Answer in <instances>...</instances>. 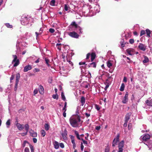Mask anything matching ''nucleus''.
Masks as SVG:
<instances>
[{"label": "nucleus", "mask_w": 152, "mask_h": 152, "mask_svg": "<svg viewBox=\"0 0 152 152\" xmlns=\"http://www.w3.org/2000/svg\"><path fill=\"white\" fill-rule=\"evenodd\" d=\"M49 31L51 33H53L55 32V30L53 28H50L49 30Z\"/></svg>", "instance_id": "53"}, {"label": "nucleus", "mask_w": 152, "mask_h": 152, "mask_svg": "<svg viewBox=\"0 0 152 152\" xmlns=\"http://www.w3.org/2000/svg\"><path fill=\"white\" fill-rule=\"evenodd\" d=\"M146 104L147 105L152 106V99L150 100H147L146 101Z\"/></svg>", "instance_id": "24"}, {"label": "nucleus", "mask_w": 152, "mask_h": 152, "mask_svg": "<svg viewBox=\"0 0 152 152\" xmlns=\"http://www.w3.org/2000/svg\"><path fill=\"white\" fill-rule=\"evenodd\" d=\"M146 47L147 46L145 45L142 43H139L138 46V48L139 49L143 51H145L146 50Z\"/></svg>", "instance_id": "11"}, {"label": "nucleus", "mask_w": 152, "mask_h": 152, "mask_svg": "<svg viewBox=\"0 0 152 152\" xmlns=\"http://www.w3.org/2000/svg\"><path fill=\"white\" fill-rule=\"evenodd\" d=\"M79 64L80 65V68L82 73H84L85 72V69L86 67L87 64L85 62H81L79 63Z\"/></svg>", "instance_id": "6"}, {"label": "nucleus", "mask_w": 152, "mask_h": 152, "mask_svg": "<svg viewBox=\"0 0 152 152\" xmlns=\"http://www.w3.org/2000/svg\"><path fill=\"white\" fill-rule=\"evenodd\" d=\"M61 43H57L56 45V46L57 49L59 50H60L61 49Z\"/></svg>", "instance_id": "36"}, {"label": "nucleus", "mask_w": 152, "mask_h": 152, "mask_svg": "<svg viewBox=\"0 0 152 152\" xmlns=\"http://www.w3.org/2000/svg\"><path fill=\"white\" fill-rule=\"evenodd\" d=\"M45 64L49 67L50 66V60L47 58H45Z\"/></svg>", "instance_id": "22"}, {"label": "nucleus", "mask_w": 152, "mask_h": 152, "mask_svg": "<svg viewBox=\"0 0 152 152\" xmlns=\"http://www.w3.org/2000/svg\"><path fill=\"white\" fill-rule=\"evenodd\" d=\"M25 130L26 131V132H28V129H29V126L28 124H26L25 125Z\"/></svg>", "instance_id": "40"}, {"label": "nucleus", "mask_w": 152, "mask_h": 152, "mask_svg": "<svg viewBox=\"0 0 152 152\" xmlns=\"http://www.w3.org/2000/svg\"><path fill=\"white\" fill-rule=\"evenodd\" d=\"M149 61V59L148 57L146 56H144V59L143 60V63H147Z\"/></svg>", "instance_id": "26"}, {"label": "nucleus", "mask_w": 152, "mask_h": 152, "mask_svg": "<svg viewBox=\"0 0 152 152\" xmlns=\"http://www.w3.org/2000/svg\"><path fill=\"white\" fill-rule=\"evenodd\" d=\"M14 59L12 61V62H15L13 66L15 67L16 66H18L19 64V61L18 59H17V56L15 55H13Z\"/></svg>", "instance_id": "9"}, {"label": "nucleus", "mask_w": 152, "mask_h": 152, "mask_svg": "<svg viewBox=\"0 0 152 152\" xmlns=\"http://www.w3.org/2000/svg\"><path fill=\"white\" fill-rule=\"evenodd\" d=\"M16 126L18 129L19 130H22L24 128V127L23 126V125L19 123H17L16 124Z\"/></svg>", "instance_id": "18"}, {"label": "nucleus", "mask_w": 152, "mask_h": 152, "mask_svg": "<svg viewBox=\"0 0 152 152\" xmlns=\"http://www.w3.org/2000/svg\"><path fill=\"white\" fill-rule=\"evenodd\" d=\"M95 108L97 110H99L100 109V107H99V105L97 104H96L95 105Z\"/></svg>", "instance_id": "49"}, {"label": "nucleus", "mask_w": 152, "mask_h": 152, "mask_svg": "<svg viewBox=\"0 0 152 152\" xmlns=\"http://www.w3.org/2000/svg\"><path fill=\"white\" fill-rule=\"evenodd\" d=\"M75 1H73L71 3V4H72L75 7L77 6V4L79 5L80 7H83L84 5V2L83 0H76Z\"/></svg>", "instance_id": "5"}, {"label": "nucleus", "mask_w": 152, "mask_h": 152, "mask_svg": "<svg viewBox=\"0 0 152 152\" xmlns=\"http://www.w3.org/2000/svg\"><path fill=\"white\" fill-rule=\"evenodd\" d=\"M59 146L61 147V148H64V145L63 143L61 142L59 143Z\"/></svg>", "instance_id": "51"}, {"label": "nucleus", "mask_w": 152, "mask_h": 152, "mask_svg": "<svg viewBox=\"0 0 152 152\" xmlns=\"http://www.w3.org/2000/svg\"><path fill=\"white\" fill-rule=\"evenodd\" d=\"M40 71V70L38 68H35L33 70V72H39Z\"/></svg>", "instance_id": "57"}, {"label": "nucleus", "mask_w": 152, "mask_h": 152, "mask_svg": "<svg viewBox=\"0 0 152 152\" xmlns=\"http://www.w3.org/2000/svg\"><path fill=\"white\" fill-rule=\"evenodd\" d=\"M53 98L54 99H58V96L56 94H54L52 96Z\"/></svg>", "instance_id": "48"}, {"label": "nucleus", "mask_w": 152, "mask_h": 152, "mask_svg": "<svg viewBox=\"0 0 152 152\" xmlns=\"http://www.w3.org/2000/svg\"><path fill=\"white\" fill-rule=\"evenodd\" d=\"M69 30L70 31H75L77 32L79 31V33H82V28L80 26H78L75 21H73L69 26Z\"/></svg>", "instance_id": "4"}, {"label": "nucleus", "mask_w": 152, "mask_h": 152, "mask_svg": "<svg viewBox=\"0 0 152 152\" xmlns=\"http://www.w3.org/2000/svg\"><path fill=\"white\" fill-rule=\"evenodd\" d=\"M131 113H129L126 115L125 118V122H128V121L131 115Z\"/></svg>", "instance_id": "16"}, {"label": "nucleus", "mask_w": 152, "mask_h": 152, "mask_svg": "<svg viewBox=\"0 0 152 152\" xmlns=\"http://www.w3.org/2000/svg\"><path fill=\"white\" fill-rule=\"evenodd\" d=\"M55 3V0H52L50 2V4L52 6H54Z\"/></svg>", "instance_id": "39"}, {"label": "nucleus", "mask_w": 152, "mask_h": 152, "mask_svg": "<svg viewBox=\"0 0 152 152\" xmlns=\"http://www.w3.org/2000/svg\"><path fill=\"white\" fill-rule=\"evenodd\" d=\"M99 5L97 4H96V6L94 7V10H96V12H98L99 11Z\"/></svg>", "instance_id": "28"}, {"label": "nucleus", "mask_w": 152, "mask_h": 152, "mask_svg": "<svg viewBox=\"0 0 152 152\" xmlns=\"http://www.w3.org/2000/svg\"><path fill=\"white\" fill-rule=\"evenodd\" d=\"M132 128V124L131 123L129 124L128 125V128L129 129H131Z\"/></svg>", "instance_id": "63"}, {"label": "nucleus", "mask_w": 152, "mask_h": 152, "mask_svg": "<svg viewBox=\"0 0 152 152\" xmlns=\"http://www.w3.org/2000/svg\"><path fill=\"white\" fill-rule=\"evenodd\" d=\"M32 69L31 66L30 65H28L24 67L23 69V72H26Z\"/></svg>", "instance_id": "15"}, {"label": "nucleus", "mask_w": 152, "mask_h": 152, "mask_svg": "<svg viewBox=\"0 0 152 152\" xmlns=\"http://www.w3.org/2000/svg\"><path fill=\"white\" fill-rule=\"evenodd\" d=\"M61 96L62 99L64 101H65L66 100V98L63 92H62L61 93Z\"/></svg>", "instance_id": "43"}, {"label": "nucleus", "mask_w": 152, "mask_h": 152, "mask_svg": "<svg viewBox=\"0 0 152 152\" xmlns=\"http://www.w3.org/2000/svg\"><path fill=\"white\" fill-rule=\"evenodd\" d=\"M81 140L83 141V143L84 144L87 145L88 144L87 142L86 141L84 140L83 138L81 139Z\"/></svg>", "instance_id": "54"}, {"label": "nucleus", "mask_w": 152, "mask_h": 152, "mask_svg": "<svg viewBox=\"0 0 152 152\" xmlns=\"http://www.w3.org/2000/svg\"><path fill=\"white\" fill-rule=\"evenodd\" d=\"M20 78V74L19 73H18L16 74V79H19Z\"/></svg>", "instance_id": "50"}, {"label": "nucleus", "mask_w": 152, "mask_h": 152, "mask_svg": "<svg viewBox=\"0 0 152 152\" xmlns=\"http://www.w3.org/2000/svg\"><path fill=\"white\" fill-rule=\"evenodd\" d=\"M5 24L7 28H11L12 27V25H10L9 23H6Z\"/></svg>", "instance_id": "44"}, {"label": "nucleus", "mask_w": 152, "mask_h": 152, "mask_svg": "<svg viewBox=\"0 0 152 152\" xmlns=\"http://www.w3.org/2000/svg\"><path fill=\"white\" fill-rule=\"evenodd\" d=\"M85 98L83 96H82L81 98V103L82 106H83L85 103Z\"/></svg>", "instance_id": "31"}, {"label": "nucleus", "mask_w": 152, "mask_h": 152, "mask_svg": "<svg viewBox=\"0 0 152 152\" xmlns=\"http://www.w3.org/2000/svg\"><path fill=\"white\" fill-rule=\"evenodd\" d=\"M124 142L123 140L121 141L119 143L118 148H123L124 146Z\"/></svg>", "instance_id": "23"}, {"label": "nucleus", "mask_w": 152, "mask_h": 152, "mask_svg": "<svg viewBox=\"0 0 152 152\" xmlns=\"http://www.w3.org/2000/svg\"><path fill=\"white\" fill-rule=\"evenodd\" d=\"M68 34L71 37L74 38H77L79 37V35L74 31L68 32Z\"/></svg>", "instance_id": "8"}, {"label": "nucleus", "mask_w": 152, "mask_h": 152, "mask_svg": "<svg viewBox=\"0 0 152 152\" xmlns=\"http://www.w3.org/2000/svg\"><path fill=\"white\" fill-rule=\"evenodd\" d=\"M44 89L43 86L41 85L39 86V93L42 94L43 93Z\"/></svg>", "instance_id": "29"}, {"label": "nucleus", "mask_w": 152, "mask_h": 152, "mask_svg": "<svg viewBox=\"0 0 152 152\" xmlns=\"http://www.w3.org/2000/svg\"><path fill=\"white\" fill-rule=\"evenodd\" d=\"M107 66L109 68H110L112 65V63H111V61L110 60L108 61L107 62Z\"/></svg>", "instance_id": "34"}, {"label": "nucleus", "mask_w": 152, "mask_h": 152, "mask_svg": "<svg viewBox=\"0 0 152 152\" xmlns=\"http://www.w3.org/2000/svg\"><path fill=\"white\" fill-rule=\"evenodd\" d=\"M119 134H118L116 137L113 140L112 143V146L113 147H115L119 142Z\"/></svg>", "instance_id": "7"}, {"label": "nucleus", "mask_w": 152, "mask_h": 152, "mask_svg": "<svg viewBox=\"0 0 152 152\" xmlns=\"http://www.w3.org/2000/svg\"><path fill=\"white\" fill-rule=\"evenodd\" d=\"M150 137L151 136L150 135L148 134H146L143 137L141 136L140 138L142 139L143 141H146L150 139Z\"/></svg>", "instance_id": "13"}, {"label": "nucleus", "mask_w": 152, "mask_h": 152, "mask_svg": "<svg viewBox=\"0 0 152 152\" xmlns=\"http://www.w3.org/2000/svg\"><path fill=\"white\" fill-rule=\"evenodd\" d=\"M41 134V135L43 137H44L46 134V132L44 130H42L40 132Z\"/></svg>", "instance_id": "38"}, {"label": "nucleus", "mask_w": 152, "mask_h": 152, "mask_svg": "<svg viewBox=\"0 0 152 152\" xmlns=\"http://www.w3.org/2000/svg\"><path fill=\"white\" fill-rule=\"evenodd\" d=\"M69 122L71 125L73 127H78L81 125L80 119L78 117H71L69 119Z\"/></svg>", "instance_id": "1"}, {"label": "nucleus", "mask_w": 152, "mask_h": 152, "mask_svg": "<svg viewBox=\"0 0 152 152\" xmlns=\"http://www.w3.org/2000/svg\"><path fill=\"white\" fill-rule=\"evenodd\" d=\"M29 133L30 135L33 137H36L37 136V133L32 129L30 130Z\"/></svg>", "instance_id": "17"}, {"label": "nucleus", "mask_w": 152, "mask_h": 152, "mask_svg": "<svg viewBox=\"0 0 152 152\" xmlns=\"http://www.w3.org/2000/svg\"><path fill=\"white\" fill-rule=\"evenodd\" d=\"M43 31V29L42 28H40L39 30V33H38L37 32H35V33L36 35L37 38H38V37L39 35H41Z\"/></svg>", "instance_id": "21"}, {"label": "nucleus", "mask_w": 152, "mask_h": 152, "mask_svg": "<svg viewBox=\"0 0 152 152\" xmlns=\"http://www.w3.org/2000/svg\"><path fill=\"white\" fill-rule=\"evenodd\" d=\"M91 56V53H88L87 54L86 59H88L89 58V57Z\"/></svg>", "instance_id": "62"}, {"label": "nucleus", "mask_w": 152, "mask_h": 152, "mask_svg": "<svg viewBox=\"0 0 152 152\" xmlns=\"http://www.w3.org/2000/svg\"><path fill=\"white\" fill-rule=\"evenodd\" d=\"M31 18L25 15H23L21 17L20 20L21 24L24 26L28 25V26H31Z\"/></svg>", "instance_id": "3"}, {"label": "nucleus", "mask_w": 152, "mask_h": 152, "mask_svg": "<svg viewBox=\"0 0 152 152\" xmlns=\"http://www.w3.org/2000/svg\"><path fill=\"white\" fill-rule=\"evenodd\" d=\"M144 143L149 148V149H152V139L150 140L149 142H144Z\"/></svg>", "instance_id": "14"}, {"label": "nucleus", "mask_w": 152, "mask_h": 152, "mask_svg": "<svg viewBox=\"0 0 152 152\" xmlns=\"http://www.w3.org/2000/svg\"><path fill=\"white\" fill-rule=\"evenodd\" d=\"M64 133H62L61 134L62 136L63 139V140H67V137H66L67 133H66V131L65 130V131Z\"/></svg>", "instance_id": "20"}, {"label": "nucleus", "mask_w": 152, "mask_h": 152, "mask_svg": "<svg viewBox=\"0 0 152 152\" xmlns=\"http://www.w3.org/2000/svg\"><path fill=\"white\" fill-rule=\"evenodd\" d=\"M30 35V34L28 32H26L25 34V38L27 39L28 38Z\"/></svg>", "instance_id": "47"}, {"label": "nucleus", "mask_w": 152, "mask_h": 152, "mask_svg": "<svg viewBox=\"0 0 152 152\" xmlns=\"http://www.w3.org/2000/svg\"><path fill=\"white\" fill-rule=\"evenodd\" d=\"M127 53L130 55H132L134 54V50L132 48H129L126 50Z\"/></svg>", "instance_id": "12"}, {"label": "nucleus", "mask_w": 152, "mask_h": 152, "mask_svg": "<svg viewBox=\"0 0 152 152\" xmlns=\"http://www.w3.org/2000/svg\"><path fill=\"white\" fill-rule=\"evenodd\" d=\"M66 107H65L64 106L62 109V111L63 112V111L66 112Z\"/></svg>", "instance_id": "64"}, {"label": "nucleus", "mask_w": 152, "mask_h": 152, "mask_svg": "<svg viewBox=\"0 0 152 152\" xmlns=\"http://www.w3.org/2000/svg\"><path fill=\"white\" fill-rule=\"evenodd\" d=\"M45 127L46 130H48L49 129V126L48 124H45Z\"/></svg>", "instance_id": "41"}, {"label": "nucleus", "mask_w": 152, "mask_h": 152, "mask_svg": "<svg viewBox=\"0 0 152 152\" xmlns=\"http://www.w3.org/2000/svg\"><path fill=\"white\" fill-rule=\"evenodd\" d=\"M146 32L147 35V36L149 37H150V34L151 33V31L149 29H147L146 30Z\"/></svg>", "instance_id": "33"}, {"label": "nucleus", "mask_w": 152, "mask_h": 152, "mask_svg": "<svg viewBox=\"0 0 152 152\" xmlns=\"http://www.w3.org/2000/svg\"><path fill=\"white\" fill-rule=\"evenodd\" d=\"M21 41H20L19 39H18L17 41V44H16V47H17V50L18 51V48H20V45H21Z\"/></svg>", "instance_id": "25"}, {"label": "nucleus", "mask_w": 152, "mask_h": 152, "mask_svg": "<svg viewBox=\"0 0 152 152\" xmlns=\"http://www.w3.org/2000/svg\"><path fill=\"white\" fill-rule=\"evenodd\" d=\"M84 148V146L83 145V143L82 142L81 144V150L83 151Z\"/></svg>", "instance_id": "60"}, {"label": "nucleus", "mask_w": 152, "mask_h": 152, "mask_svg": "<svg viewBox=\"0 0 152 152\" xmlns=\"http://www.w3.org/2000/svg\"><path fill=\"white\" fill-rule=\"evenodd\" d=\"M69 56L67 55H66L65 53H63L61 56V57L63 59V61H67L69 64H68V66L67 68V71H66V72H68L69 71L72 70L74 68L73 64L70 61V59L68 58Z\"/></svg>", "instance_id": "2"}, {"label": "nucleus", "mask_w": 152, "mask_h": 152, "mask_svg": "<svg viewBox=\"0 0 152 152\" xmlns=\"http://www.w3.org/2000/svg\"><path fill=\"white\" fill-rule=\"evenodd\" d=\"M53 144L54 148L56 149H58L59 148V144L58 142L56 141H55L53 142Z\"/></svg>", "instance_id": "19"}, {"label": "nucleus", "mask_w": 152, "mask_h": 152, "mask_svg": "<svg viewBox=\"0 0 152 152\" xmlns=\"http://www.w3.org/2000/svg\"><path fill=\"white\" fill-rule=\"evenodd\" d=\"M28 143V142L26 140H24L23 141V143L22 145V146L23 147H24L26 145V143Z\"/></svg>", "instance_id": "46"}, {"label": "nucleus", "mask_w": 152, "mask_h": 152, "mask_svg": "<svg viewBox=\"0 0 152 152\" xmlns=\"http://www.w3.org/2000/svg\"><path fill=\"white\" fill-rule=\"evenodd\" d=\"M125 86L124 83H122L120 89V90L121 91H123L124 90Z\"/></svg>", "instance_id": "32"}, {"label": "nucleus", "mask_w": 152, "mask_h": 152, "mask_svg": "<svg viewBox=\"0 0 152 152\" xmlns=\"http://www.w3.org/2000/svg\"><path fill=\"white\" fill-rule=\"evenodd\" d=\"M24 152H29V150L28 148L26 147L24 150Z\"/></svg>", "instance_id": "59"}, {"label": "nucleus", "mask_w": 152, "mask_h": 152, "mask_svg": "<svg viewBox=\"0 0 152 152\" xmlns=\"http://www.w3.org/2000/svg\"><path fill=\"white\" fill-rule=\"evenodd\" d=\"M6 124L7 126V127L8 128L9 126L10 125V119H9L6 123Z\"/></svg>", "instance_id": "42"}, {"label": "nucleus", "mask_w": 152, "mask_h": 152, "mask_svg": "<svg viewBox=\"0 0 152 152\" xmlns=\"http://www.w3.org/2000/svg\"><path fill=\"white\" fill-rule=\"evenodd\" d=\"M69 7L67 4H65L64 5V9L66 11H68L69 9Z\"/></svg>", "instance_id": "35"}, {"label": "nucleus", "mask_w": 152, "mask_h": 152, "mask_svg": "<svg viewBox=\"0 0 152 152\" xmlns=\"http://www.w3.org/2000/svg\"><path fill=\"white\" fill-rule=\"evenodd\" d=\"M110 151L109 148V147H107L105 148V152H109Z\"/></svg>", "instance_id": "61"}, {"label": "nucleus", "mask_w": 152, "mask_h": 152, "mask_svg": "<svg viewBox=\"0 0 152 152\" xmlns=\"http://www.w3.org/2000/svg\"><path fill=\"white\" fill-rule=\"evenodd\" d=\"M134 39H130L129 40V42L130 43H131V44H133L134 43Z\"/></svg>", "instance_id": "58"}, {"label": "nucleus", "mask_w": 152, "mask_h": 152, "mask_svg": "<svg viewBox=\"0 0 152 152\" xmlns=\"http://www.w3.org/2000/svg\"><path fill=\"white\" fill-rule=\"evenodd\" d=\"M30 147L31 152H34V151L33 146L32 145H30Z\"/></svg>", "instance_id": "52"}, {"label": "nucleus", "mask_w": 152, "mask_h": 152, "mask_svg": "<svg viewBox=\"0 0 152 152\" xmlns=\"http://www.w3.org/2000/svg\"><path fill=\"white\" fill-rule=\"evenodd\" d=\"M120 43L121 45L122 48H123L124 47L126 43L124 42L123 39H122Z\"/></svg>", "instance_id": "37"}, {"label": "nucleus", "mask_w": 152, "mask_h": 152, "mask_svg": "<svg viewBox=\"0 0 152 152\" xmlns=\"http://www.w3.org/2000/svg\"><path fill=\"white\" fill-rule=\"evenodd\" d=\"M128 92H126L124 97L122 99V102L124 104H126L128 101Z\"/></svg>", "instance_id": "10"}, {"label": "nucleus", "mask_w": 152, "mask_h": 152, "mask_svg": "<svg viewBox=\"0 0 152 152\" xmlns=\"http://www.w3.org/2000/svg\"><path fill=\"white\" fill-rule=\"evenodd\" d=\"M89 11V9L88 8L87 9V11L85 12V11H83V12H84V15L87 16V15L88 14V12Z\"/></svg>", "instance_id": "55"}, {"label": "nucleus", "mask_w": 152, "mask_h": 152, "mask_svg": "<svg viewBox=\"0 0 152 152\" xmlns=\"http://www.w3.org/2000/svg\"><path fill=\"white\" fill-rule=\"evenodd\" d=\"M88 66L89 67L90 66H92L93 67L95 68L96 66V64L95 62H93L91 64H89Z\"/></svg>", "instance_id": "30"}, {"label": "nucleus", "mask_w": 152, "mask_h": 152, "mask_svg": "<svg viewBox=\"0 0 152 152\" xmlns=\"http://www.w3.org/2000/svg\"><path fill=\"white\" fill-rule=\"evenodd\" d=\"M38 89H35L34 91V95H35L38 93Z\"/></svg>", "instance_id": "56"}, {"label": "nucleus", "mask_w": 152, "mask_h": 152, "mask_svg": "<svg viewBox=\"0 0 152 152\" xmlns=\"http://www.w3.org/2000/svg\"><path fill=\"white\" fill-rule=\"evenodd\" d=\"M145 30H142L140 31V36H142L144 35L145 34Z\"/></svg>", "instance_id": "45"}, {"label": "nucleus", "mask_w": 152, "mask_h": 152, "mask_svg": "<svg viewBox=\"0 0 152 152\" xmlns=\"http://www.w3.org/2000/svg\"><path fill=\"white\" fill-rule=\"evenodd\" d=\"M91 61H93V60L96 57V54L94 53H92L91 54Z\"/></svg>", "instance_id": "27"}]
</instances>
